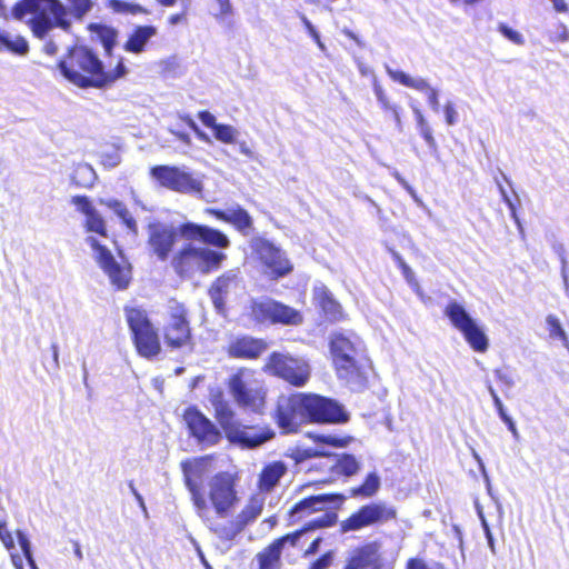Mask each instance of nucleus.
Listing matches in <instances>:
<instances>
[{"mask_svg":"<svg viewBox=\"0 0 569 569\" xmlns=\"http://www.w3.org/2000/svg\"><path fill=\"white\" fill-rule=\"evenodd\" d=\"M94 171L89 164H78L71 177V183L77 188H90L93 183Z\"/></svg>","mask_w":569,"mask_h":569,"instance_id":"36","label":"nucleus"},{"mask_svg":"<svg viewBox=\"0 0 569 569\" xmlns=\"http://www.w3.org/2000/svg\"><path fill=\"white\" fill-rule=\"evenodd\" d=\"M0 50L24 56L29 51V43L22 36L10 37L9 34L0 33Z\"/></svg>","mask_w":569,"mask_h":569,"instance_id":"34","label":"nucleus"},{"mask_svg":"<svg viewBox=\"0 0 569 569\" xmlns=\"http://www.w3.org/2000/svg\"><path fill=\"white\" fill-rule=\"evenodd\" d=\"M301 20L303 22V24L306 26V28L310 31V33L315 37V38H319V34L318 32L316 31L315 27L312 26V23L307 19L306 16H301Z\"/></svg>","mask_w":569,"mask_h":569,"instance_id":"57","label":"nucleus"},{"mask_svg":"<svg viewBox=\"0 0 569 569\" xmlns=\"http://www.w3.org/2000/svg\"><path fill=\"white\" fill-rule=\"evenodd\" d=\"M11 558H12V562L14 563V566L18 567V568H21V559H20V557L17 556V555H12Z\"/></svg>","mask_w":569,"mask_h":569,"instance_id":"62","label":"nucleus"},{"mask_svg":"<svg viewBox=\"0 0 569 569\" xmlns=\"http://www.w3.org/2000/svg\"><path fill=\"white\" fill-rule=\"evenodd\" d=\"M490 395L492 397V400H493V405L497 409V412L499 415V417L501 418V420L507 425L509 431L515 436V437H518V430H517V427L513 422V420L511 419V417H509L505 410V407L502 405V401L501 399L499 398V396L497 395V392L490 388Z\"/></svg>","mask_w":569,"mask_h":569,"instance_id":"40","label":"nucleus"},{"mask_svg":"<svg viewBox=\"0 0 569 569\" xmlns=\"http://www.w3.org/2000/svg\"><path fill=\"white\" fill-rule=\"evenodd\" d=\"M198 118L207 128L213 131V137L226 144H232L237 139V130L224 123H217L216 117L208 110H201L198 112Z\"/></svg>","mask_w":569,"mask_h":569,"instance_id":"28","label":"nucleus"},{"mask_svg":"<svg viewBox=\"0 0 569 569\" xmlns=\"http://www.w3.org/2000/svg\"><path fill=\"white\" fill-rule=\"evenodd\" d=\"M337 521L338 515L336 511H326L321 516L306 521L299 529L273 539L271 543L282 552L286 545L297 547L300 538L306 532L333 527Z\"/></svg>","mask_w":569,"mask_h":569,"instance_id":"19","label":"nucleus"},{"mask_svg":"<svg viewBox=\"0 0 569 569\" xmlns=\"http://www.w3.org/2000/svg\"><path fill=\"white\" fill-rule=\"evenodd\" d=\"M380 489V478L376 472H369L363 481L350 488L349 496L352 498H372Z\"/></svg>","mask_w":569,"mask_h":569,"instance_id":"31","label":"nucleus"},{"mask_svg":"<svg viewBox=\"0 0 569 569\" xmlns=\"http://www.w3.org/2000/svg\"><path fill=\"white\" fill-rule=\"evenodd\" d=\"M333 561V551L329 550L312 561L308 569H327Z\"/></svg>","mask_w":569,"mask_h":569,"instance_id":"47","label":"nucleus"},{"mask_svg":"<svg viewBox=\"0 0 569 569\" xmlns=\"http://www.w3.org/2000/svg\"><path fill=\"white\" fill-rule=\"evenodd\" d=\"M253 250L270 280H279L293 271V264L280 248L266 239H257Z\"/></svg>","mask_w":569,"mask_h":569,"instance_id":"18","label":"nucleus"},{"mask_svg":"<svg viewBox=\"0 0 569 569\" xmlns=\"http://www.w3.org/2000/svg\"><path fill=\"white\" fill-rule=\"evenodd\" d=\"M262 369L296 388L305 387L311 378V369L306 360L279 351L268 356Z\"/></svg>","mask_w":569,"mask_h":569,"instance_id":"11","label":"nucleus"},{"mask_svg":"<svg viewBox=\"0 0 569 569\" xmlns=\"http://www.w3.org/2000/svg\"><path fill=\"white\" fill-rule=\"evenodd\" d=\"M0 540L7 550H12L14 548V539L12 537V533L9 531V529L7 527L6 519L1 516H0Z\"/></svg>","mask_w":569,"mask_h":569,"instance_id":"45","label":"nucleus"},{"mask_svg":"<svg viewBox=\"0 0 569 569\" xmlns=\"http://www.w3.org/2000/svg\"><path fill=\"white\" fill-rule=\"evenodd\" d=\"M16 535L24 558L31 566H34V560L32 557L31 546L28 537L21 530H17Z\"/></svg>","mask_w":569,"mask_h":569,"instance_id":"44","label":"nucleus"},{"mask_svg":"<svg viewBox=\"0 0 569 569\" xmlns=\"http://www.w3.org/2000/svg\"><path fill=\"white\" fill-rule=\"evenodd\" d=\"M57 69L66 81L80 89L110 87L129 72L124 57H117L116 66L106 70L99 54L83 44L71 46L58 61Z\"/></svg>","mask_w":569,"mask_h":569,"instance_id":"5","label":"nucleus"},{"mask_svg":"<svg viewBox=\"0 0 569 569\" xmlns=\"http://www.w3.org/2000/svg\"><path fill=\"white\" fill-rule=\"evenodd\" d=\"M147 232L149 253L161 262L169 261L174 273L181 279L214 272L227 259L224 252L208 247H196L193 241L218 249L230 247V239L221 230L191 221L178 226L153 221L148 224Z\"/></svg>","mask_w":569,"mask_h":569,"instance_id":"2","label":"nucleus"},{"mask_svg":"<svg viewBox=\"0 0 569 569\" xmlns=\"http://www.w3.org/2000/svg\"><path fill=\"white\" fill-rule=\"evenodd\" d=\"M445 116H446V121H447L448 124L451 126V124L456 123V121H457V112H456V110H455L452 104L447 103L445 106Z\"/></svg>","mask_w":569,"mask_h":569,"instance_id":"52","label":"nucleus"},{"mask_svg":"<svg viewBox=\"0 0 569 569\" xmlns=\"http://www.w3.org/2000/svg\"><path fill=\"white\" fill-rule=\"evenodd\" d=\"M10 14L14 20L24 22L32 36L41 40L56 28L63 31L71 28L68 8L61 0H18Z\"/></svg>","mask_w":569,"mask_h":569,"instance_id":"7","label":"nucleus"},{"mask_svg":"<svg viewBox=\"0 0 569 569\" xmlns=\"http://www.w3.org/2000/svg\"><path fill=\"white\" fill-rule=\"evenodd\" d=\"M373 92L382 111L395 121L398 128H401V107L391 101L386 90L378 82L373 83Z\"/></svg>","mask_w":569,"mask_h":569,"instance_id":"29","label":"nucleus"},{"mask_svg":"<svg viewBox=\"0 0 569 569\" xmlns=\"http://www.w3.org/2000/svg\"><path fill=\"white\" fill-rule=\"evenodd\" d=\"M312 298L327 321L337 323L348 319L341 303L326 286L315 288Z\"/></svg>","mask_w":569,"mask_h":569,"instance_id":"22","label":"nucleus"},{"mask_svg":"<svg viewBox=\"0 0 569 569\" xmlns=\"http://www.w3.org/2000/svg\"><path fill=\"white\" fill-rule=\"evenodd\" d=\"M159 4L162 7H172L176 4L177 0H157Z\"/></svg>","mask_w":569,"mask_h":569,"instance_id":"59","label":"nucleus"},{"mask_svg":"<svg viewBox=\"0 0 569 569\" xmlns=\"http://www.w3.org/2000/svg\"><path fill=\"white\" fill-rule=\"evenodd\" d=\"M248 315L258 325L300 326L305 320L300 310L271 298L253 299Z\"/></svg>","mask_w":569,"mask_h":569,"instance_id":"12","label":"nucleus"},{"mask_svg":"<svg viewBox=\"0 0 569 569\" xmlns=\"http://www.w3.org/2000/svg\"><path fill=\"white\" fill-rule=\"evenodd\" d=\"M211 403L218 426L197 406H189L183 410V422L190 437L198 443L216 446L223 433L230 443L243 449H256L274 438V430L267 423H243L221 391L211 399Z\"/></svg>","mask_w":569,"mask_h":569,"instance_id":"3","label":"nucleus"},{"mask_svg":"<svg viewBox=\"0 0 569 569\" xmlns=\"http://www.w3.org/2000/svg\"><path fill=\"white\" fill-rule=\"evenodd\" d=\"M212 455L190 458L181 461L183 483L190 493L196 515L204 526L222 541L233 540L248 525L263 511L264 498L261 493L271 492L288 471L281 460L266 463L257 479V493H252L234 519L220 522L230 517L240 502L239 475L220 470L211 476Z\"/></svg>","mask_w":569,"mask_h":569,"instance_id":"1","label":"nucleus"},{"mask_svg":"<svg viewBox=\"0 0 569 569\" xmlns=\"http://www.w3.org/2000/svg\"><path fill=\"white\" fill-rule=\"evenodd\" d=\"M71 203L76 206L77 210L86 216L84 229L88 232H94L101 237H108V229L102 216L92 206L89 197L73 196Z\"/></svg>","mask_w":569,"mask_h":569,"instance_id":"25","label":"nucleus"},{"mask_svg":"<svg viewBox=\"0 0 569 569\" xmlns=\"http://www.w3.org/2000/svg\"><path fill=\"white\" fill-rule=\"evenodd\" d=\"M6 12V6L2 0H0V14H4Z\"/></svg>","mask_w":569,"mask_h":569,"instance_id":"63","label":"nucleus"},{"mask_svg":"<svg viewBox=\"0 0 569 569\" xmlns=\"http://www.w3.org/2000/svg\"><path fill=\"white\" fill-rule=\"evenodd\" d=\"M329 452L313 448V447H301L297 446L290 450L288 457L295 461V463H301L312 458L330 457Z\"/></svg>","mask_w":569,"mask_h":569,"instance_id":"37","label":"nucleus"},{"mask_svg":"<svg viewBox=\"0 0 569 569\" xmlns=\"http://www.w3.org/2000/svg\"><path fill=\"white\" fill-rule=\"evenodd\" d=\"M162 337L164 345L170 350H192L194 348L190 311L183 302L176 299L169 300Z\"/></svg>","mask_w":569,"mask_h":569,"instance_id":"10","label":"nucleus"},{"mask_svg":"<svg viewBox=\"0 0 569 569\" xmlns=\"http://www.w3.org/2000/svg\"><path fill=\"white\" fill-rule=\"evenodd\" d=\"M388 73L393 81L426 93L430 107L436 111L439 109L438 91L432 88L426 79L412 78L401 70H389Z\"/></svg>","mask_w":569,"mask_h":569,"instance_id":"27","label":"nucleus"},{"mask_svg":"<svg viewBox=\"0 0 569 569\" xmlns=\"http://www.w3.org/2000/svg\"><path fill=\"white\" fill-rule=\"evenodd\" d=\"M553 4V9L559 13H567L569 11L568 3L566 0H550Z\"/></svg>","mask_w":569,"mask_h":569,"instance_id":"53","label":"nucleus"},{"mask_svg":"<svg viewBox=\"0 0 569 569\" xmlns=\"http://www.w3.org/2000/svg\"><path fill=\"white\" fill-rule=\"evenodd\" d=\"M109 6L117 13H123V14L147 13V10L141 4L126 2L122 0H110Z\"/></svg>","mask_w":569,"mask_h":569,"instance_id":"38","label":"nucleus"},{"mask_svg":"<svg viewBox=\"0 0 569 569\" xmlns=\"http://www.w3.org/2000/svg\"><path fill=\"white\" fill-rule=\"evenodd\" d=\"M417 122H418V127H419V132H420L421 137L423 138V140L427 142V144L431 149H437V143L432 136V130H431L430 126L427 123V121L425 120V118L422 117V114L419 112L417 116Z\"/></svg>","mask_w":569,"mask_h":569,"instance_id":"43","label":"nucleus"},{"mask_svg":"<svg viewBox=\"0 0 569 569\" xmlns=\"http://www.w3.org/2000/svg\"><path fill=\"white\" fill-rule=\"evenodd\" d=\"M219 4L218 19L230 17L233 13V8L230 0H216Z\"/></svg>","mask_w":569,"mask_h":569,"instance_id":"50","label":"nucleus"},{"mask_svg":"<svg viewBox=\"0 0 569 569\" xmlns=\"http://www.w3.org/2000/svg\"><path fill=\"white\" fill-rule=\"evenodd\" d=\"M149 174L160 188L177 193L201 194L203 191V183L199 178L177 166L156 164L150 168Z\"/></svg>","mask_w":569,"mask_h":569,"instance_id":"13","label":"nucleus"},{"mask_svg":"<svg viewBox=\"0 0 569 569\" xmlns=\"http://www.w3.org/2000/svg\"><path fill=\"white\" fill-rule=\"evenodd\" d=\"M239 282L238 273L229 270L217 277L208 288L210 300L219 315L227 310V297Z\"/></svg>","mask_w":569,"mask_h":569,"instance_id":"20","label":"nucleus"},{"mask_svg":"<svg viewBox=\"0 0 569 569\" xmlns=\"http://www.w3.org/2000/svg\"><path fill=\"white\" fill-rule=\"evenodd\" d=\"M177 138L179 140H181L182 142H186V143H189L190 142V137L188 133H184V132H178L176 133Z\"/></svg>","mask_w":569,"mask_h":569,"instance_id":"58","label":"nucleus"},{"mask_svg":"<svg viewBox=\"0 0 569 569\" xmlns=\"http://www.w3.org/2000/svg\"><path fill=\"white\" fill-rule=\"evenodd\" d=\"M405 569H429L426 562L420 558H409Z\"/></svg>","mask_w":569,"mask_h":569,"instance_id":"51","label":"nucleus"},{"mask_svg":"<svg viewBox=\"0 0 569 569\" xmlns=\"http://www.w3.org/2000/svg\"><path fill=\"white\" fill-rule=\"evenodd\" d=\"M43 52L48 56H54L58 52V47L53 41H47L43 44Z\"/></svg>","mask_w":569,"mask_h":569,"instance_id":"55","label":"nucleus"},{"mask_svg":"<svg viewBox=\"0 0 569 569\" xmlns=\"http://www.w3.org/2000/svg\"><path fill=\"white\" fill-rule=\"evenodd\" d=\"M74 555L76 557L81 560L83 558V555H82V551H81V548L79 546L78 542H76V547H74Z\"/></svg>","mask_w":569,"mask_h":569,"instance_id":"61","label":"nucleus"},{"mask_svg":"<svg viewBox=\"0 0 569 569\" xmlns=\"http://www.w3.org/2000/svg\"><path fill=\"white\" fill-rule=\"evenodd\" d=\"M86 241L94 251L96 262L108 276L114 289H128L132 281V266L129 262H118L112 252L94 237H88Z\"/></svg>","mask_w":569,"mask_h":569,"instance_id":"16","label":"nucleus"},{"mask_svg":"<svg viewBox=\"0 0 569 569\" xmlns=\"http://www.w3.org/2000/svg\"><path fill=\"white\" fill-rule=\"evenodd\" d=\"M157 34L158 28L153 24H136L128 33L122 49L128 53L141 54L147 51Z\"/></svg>","mask_w":569,"mask_h":569,"instance_id":"26","label":"nucleus"},{"mask_svg":"<svg viewBox=\"0 0 569 569\" xmlns=\"http://www.w3.org/2000/svg\"><path fill=\"white\" fill-rule=\"evenodd\" d=\"M94 30H97L100 42L102 44V48L104 50L106 56L111 57L112 51L117 44V37L118 32L114 28L102 26V24H94Z\"/></svg>","mask_w":569,"mask_h":569,"instance_id":"35","label":"nucleus"},{"mask_svg":"<svg viewBox=\"0 0 569 569\" xmlns=\"http://www.w3.org/2000/svg\"><path fill=\"white\" fill-rule=\"evenodd\" d=\"M560 29H561V31L557 36V39L559 41H562V42L568 41L569 40V30H568V28L563 23H561L560 24Z\"/></svg>","mask_w":569,"mask_h":569,"instance_id":"56","label":"nucleus"},{"mask_svg":"<svg viewBox=\"0 0 569 569\" xmlns=\"http://www.w3.org/2000/svg\"><path fill=\"white\" fill-rule=\"evenodd\" d=\"M316 442L328 445L335 448H343L347 447L352 438L347 437H340V436H332V435H317L313 437Z\"/></svg>","mask_w":569,"mask_h":569,"instance_id":"42","label":"nucleus"},{"mask_svg":"<svg viewBox=\"0 0 569 569\" xmlns=\"http://www.w3.org/2000/svg\"><path fill=\"white\" fill-rule=\"evenodd\" d=\"M204 212L219 221L231 224L237 231L244 236L249 234L253 229L252 217L240 206L229 211L219 208H207Z\"/></svg>","mask_w":569,"mask_h":569,"instance_id":"24","label":"nucleus"},{"mask_svg":"<svg viewBox=\"0 0 569 569\" xmlns=\"http://www.w3.org/2000/svg\"><path fill=\"white\" fill-rule=\"evenodd\" d=\"M483 0H462V3L463 6L466 7H471V6H476L480 2H482Z\"/></svg>","mask_w":569,"mask_h":569,"instance_id":"60","label":"nucleus"},{"mask_svg":"<svg viewBox=\"0 0 569 569\" xmlns=\"http://www.w3.org/2000/svg\"><path fill=\"white\" fill-rule=\"evenodd\" d=\"M395 260L397 262L398 268L401 270L402 276L405 277L406 281L409 283V286L416 291H420V284L411 270V268L405 262V260L399 256L395 254Z\"/></svg>","mask_w":569,"mask_h":569,"instance_id":"41","label":"nucleus"},{"mask_svg":"<svg viewBox=\"0 0 569 569\" xmlns=\"http://www.w3.org/2000/svg\"><path fill=\"white\" fill-rule=\"evenodd\" d=\"M268 349L264 339L249 336L237 337L227 347V353L234 359H258Z\"/></svg>","mask_w":569,"mask_h":569,"instance_id":"21","label":"nucleus"},{"mask_svg":"<svg viewBox=\"0 0 569 569\" xmlns=\"http://www.w3.org/2000/svg\"><path fill=\"white\" fill-rule=\"evenodd\" d=\"M180 119L184 124H187L194 132V134L197 136L198 139H200L201 141H208V136L203 131L200 130L198 124L194 122V120L190 116L184 114V116H181Z\"/></svg>","mask_w":569,"mask_h":569,"instance_id":"49","label":"nucleus"},{"mask_svg":"<svg viewBox=\"0 0 569 569\" xmlns=\"http://www.w3.org/2000/svg\"><path fill=\"white\" fill-rule=\"evenodd\" d=\"M282 552L271 542L256 555L258 569H281Z\"/></svg>","mask_w":569,"mask_h":569,"instance_id":"30","label":"nucleus"},{"mask_svg":"<svg viewBox=\"0 0 569 569\" xmlns=\"http://www.w3.org/2000/svg\"><path fill=\"white\" fill-rule=\"evenodd\" d=\"M345 496L339 492L319 493L305 497L295 502L286 512L287 526H295L309 519L312 515L323 511L327 503L337 502L341 506Z\"/></svg>","mask_w":569,"mask_h":569,"instance_id":"17","label":"nucleus"},{"mask_svg":"<svg viewBox=\"0 0 569 569\" xmlns=\"http://www.w3.org/2000/svg\"><path fill=\"white\" fill-rule=\"evenodd\" d=\"M445 316L476 352H486L489 348V341L483 330L477 325L463 306L457 301H449L445 307Z\"/></svg>","mask_w":569,"mask_h":569,"instance_id":"14","label":"nucleus"},{"mask_svg":"<svg viewBox=\"0 0 569 569\" xmlns=\"http://www.w3.org/2000/svg\"><path fill=\"white\" fill-rule=\"evenodd\" d=\"M360 470V462L352 453H341L337 456L335 465L331 467V472L343 477H352Z\"/></svg>","mask_w":569,"mask_h":569,"instance_id":"32","label":"nucleus"},{"mask_svg":"<svg viewBox=\"0 0 569 569\" xmlns=\"http://www.w3.org/2000/svg\"><path fill=\"white\" fill-rule=\"evenodd\" d=\"M273 419L283 433H295L309 423H346L349 413L331 398L312 392H292L278 399Z\"/></svg>","mask_w":569,"mask_h":569,"instance_id":"4","label":"nucleus"},{"mask_svg":"<svg viewBox=\"0 0 569 569\" xmlns=\"http://www.w3.org/2000/svg\"><path fill=\"white\" fill-rule=\"evenodd\" d=\"M234 403L242 410L263 415L268 403V387L257 370L240 367L226 382Z\"/></svg>","mask_w":569,"mask_h":569,"instance_id":"8","label":"nucleus"},{"mask_svg":"<svg viewBox=\"0 0 569 569\" xmlns=\"http://www.w3.org/2000/svg\"><path fill=\"white\" fill-rule=\"evenodd\" d=\"M71 16L77 20H82L93 8L92 0H67Z\"/></svg>","mask_w":569,"mask_h":569,"instance_id":"39","label":"nucleus"},{"mask_svg":"<svg viewBox=\"0 0 569 569\" xmlns=\"http://www.w3.org/2000/svg\"><path fill=\"white\" fill-rule=\"evenodd\" d=\"M398 511L385 502H369L359 507L340 522V531H358L367 527L397 520Z\"/></svg>","mask_w":569,"mask_h":569,"instance_id":"15","label":"nucleus"},{"mask_svg":"<svg viewBox=\"0 0 569 569\" xmlns=\"http://www.w3.org/2000/svg\"><path fill=\"white\" fill-rule=\"evenodd\" d=\"M329 351L339 379L363 382L371 360L363 340L353 331H335L329 338Z\"/></svg>","mask_w":569,"mask_h":569,"instance_id":"6","label":"nucleus"},{"mask_svg":"<svg viewBox=\"0 0 569 569\" xmlns=\"http://www.w3.org/2000/svg\"><path fill=\"white\" fill-rule=\"evenodd\" d=\"M498 30L515 44H522L525 41L523 37L518 31L513 30L505 23H500L498 26Z\"/></svg>","mask_w":569,"mask_h":569,"instance_id":"48","label":"nucleus"},{"mask_svg":"<svg viewBox=\"0 0 569 569\" xmlns=\"http://www.w3.org/2000/svg\"><path fill=\"white\" fill-rule=\"evenodd\" d=\"M99 202L107 208L111 209L122 221V223L130 230H136L137 222L132 217L127 206L117 199H100Z\"/></svg>","mask_w":569,"mask_h":569,"instance_id":"33","label":"nucleus"},{"mask_svg":"<svg viewBox=\"0 0 569 569\" xmlns=\"http://www.w3.org/2000/svg\"><path fill=\"white\" fill-rule=\"evenodd\" d=\"M321 541H322L321 537L316 538V539H315V540L309 545V547L305 550V556L315 555V553L319 550V547H320Z\"/></svg>","mask_w":569,"mask_h":569,"instance_id":"54","label":"nucleus"},{"mask_svg":"<svg viewBox=\"0 0 569 569\" xmlns=\"http://www.w3.org/2000/svg\"><path fill=\"white\" fill-rule=\"evenodd\" d=\"M189 9V2L184 3L180 12L172 13L167 18V23L169 26L186 24L188 22Z\"/></svg>","mask_w":569,"mask_h":569,"instance_id":"46","label":"nucleus"},{"mask_svg":"<svg viewBox=\"0 0 569 569\" xmlns=\"http://www.w3.org/2000/svg\"><path fill=\"white\" fill-rule=\"evenodd\" d=\"M123 312L138 355L147 359L157 357L161 352V341L148 311L142 307L126 306Z\"/></svg>","mask_w":569,"mask_h":569,"instance_id":"9","label":"nucleus"},{"mask_svg":"<svg viewBox=\"0 0 569 569\" xmlns=\"http://www.w3.org/2000/svg\"><path fill=\"white\" fill-rule=\"evenodd\" d=\"M451 3H456V4H461L462 3V0H449Z\"/></svg>","mask_w":569,"mask_h":569,"instance_id":"64","label":"nucleus"},{"mask_svg":"<svg viewBox=\"0 0 569 569\" xmlns=\"http://www.w3.org/2000/svg\"><path fill=\"white\" fill-rule=\"evenodd\" d=\"M381 557L376 542L365 543L355 548L347 558L342 569H380Z\"/></svg>","mask_w":569,"mask_h":569,"instance_id":"23","label":"nucleus"}]
</instances>
